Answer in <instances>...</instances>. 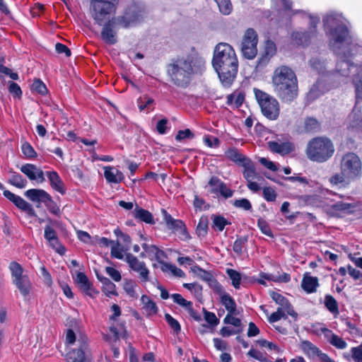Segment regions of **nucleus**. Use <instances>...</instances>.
Returning <instances> with one entry per match:
<instances>
[{"mask_svg":"<svg viewBox=\"0 0 362 362\" xmlns=\"http://www.w3.org/2000/svg\"><path fill=\"white\" fill-rule=\"evenodd\" d=\"M101 31L102 39L107 44L114 45L117 42V31L118 28L115 24V20L111 18L103 24Z\"/></svg>","mask_w":362,"mask_h":362,"instance_id":"nucleus-16","label":"nucleus"},{"mask_svg":"<svg viewBox=\"0 0 362 362\" xmlns=\"http://www.w3.org/2000/svg\"><path fill=\"white\" fill-rule=\"evenodd\" d=\"M361 166L359 157L354 153L345 154L341 160V171L349 180H354L361 175Z\"/></svg>","mask_w":362,"mask_h":362,"instance_id":"nucleus-8","label":"nucleus"},{"mask_svg":"<svg viewBox=\"0 0 362 362\" xmlns=\"http://www.w3.org/2000/svg\"><path fill=\"white\" fill-rule=\"evenodd\" d=\"M76 281L83 291L88 292L90 289V284L88 277L84 273L78 272L76 274Z\"/></svg>","mask_w":362,"mask_h":362,"instance_id":"nucleus-43","label":"nucleus"},{"mask_svg":"<svg viewBox=\"0 0 362 362\" xmlns=\"http://www.w3.org/2000/svg\"><path fill=\"white\" fill-rule=\"evenodd\" d=\"M45 238L48 241L49 245L55 250V251L61 255H63L65 252V247L61 244L57 235L56 231L49 226H46L45 228Z\"/></svg>","mask_w":362,"mask_h":362,"instance_id":"nucleus-18","label":"nucleus"},{"mask_svg":"<svg viewBox=\"0 0 362 362\" xmlns=\"http://www.w3.org/2000/svg\"><path fill=\"white\" fill-rule=\"evenodd\" d=\"M212 65L221 83L226 86H230L238 68V61L232 46L226 42L218 43L214 49Z\"/></svg>","mask_w":362,"mask_h":362,"instance_id":"nucleus-3","label":"nucleus"},{"mask_svg":"<svg viewBox=\"0 0 362 362\" xmlns=\"http://www.w3.org/2000/svg\"><path fill=\"white\" fill-rule=\"evenodd\" d=\"M233 206L236 208L243 209L245 211H249L252 209V205L250 202L245 198H243L240 199H235L233 202Z\"/></svg>","mask_w":362,"mask_h":362,"instance_id":"nucleus-61","label":"nucleus"},{"mask_svg":"<svg viewBox=\"0 0 362 362\" xmlns=\"http://www.w3.org/2000/svg\"><path fill=\"white\" fill-rule=\"evenodd\" d=\"M310 64L311 67L314 70H316L319 74H324V70L325 69L324 62H322L317 58H313L310 59Z\"/></svg>","mask_w":362,"mask_h":362,"instance_id":"nucleus-59","label":"nucleus"},{"mask_svg":"<svg viewBox=\"0 0 362 362\" xmlns=\"http://www.w3.org/2000/svg\"><path fill=\"white\" fill-rule=\"evenodd\" d=\"M218 7L219 11L223 15H229L233 6L230 0H214Z\"/></svg>","mask_w":362,"mask_h":362,"instance_id":"nucleus-45","label":"nucleus"},{"mask_svg":"<svg viewBox=\"0 0 362 362\" xmlns=\"http://www.w3.org/2000/svg\"><path fill=\"white\" fill-rule=\"evenodd\" d=\"M163 218L167 227L172 230H181L184 234H187V229L185 223L179 219L173 218L171 215L167 213L165 210H163Z\"/></svg>","mask_w":362,"mask_h":362,"instance_id":"nucleus-23","label":"nucleus"},{"mask_svg":"<svg viewBox=\"0 0 362 362\" xmlns=\"http://www.w3.org/2000/svg\"><path fill=\"white\" fill-rule=\"evenodd\" d=\"M136 284L132 280L126 281L124 284L123 288L127 294L134 298H136L138 295L136 291Z\"/></svg>","mask_w":362,"mask_h":362,"instance_id":"nucleus-50","label":"nucleus"},{"mask_svg":"<svg viewBox=\"0 0 362 362\" xmlns=\"http://www.w3.org/2000/svg\"><path fill=\"white\" fill-rule=\"evenodd\" d=\"M351 357L354 362H362V343L351 349Z\"/></svg>","mask_w":362,"mask_h":362,"instance_id":"nucleus-63","label":"nucleus"},{"mask_svg":"<svg viewBox=\"0 0 362 362\" xmlns=\"http://www.w3.org/2000/svg\"><path fill=\"white\" fill-rule=\"evenodd\" d=\"M207 229L208 218L203 216L199 219V223L196 228V233L199 237H204L207 233Z\"/></svg>","mask_w":362,"mask_h":362,"instance_id":"nucleus-49","label":"nucleus"},{"mask_svg":"<svg viewBox=\"0 0 362 362\" xmlns=\"http://www.w3.org/2000/svg\"><path fill=\"white\" fill-rule=\"evenodd\" d=\"M9 269L11 274L12 283L19 290L24 299L27 300L33 288V284L28 276L23 274V268L16 262L10 263Z\"/></svg>","mask_w":362,"mask_h":362,"instance_id":"nucleus-7","label":"nucleus"},{"mask_svg":"<svg viewBox=\"0 0 362 362\" xmlns=\"http://www.w3.org/2000/svg\"><path fill=\"white\" fill-rule=\"evenodd\" d=\"M285 313L286 311L284 310V308H278L276 311L273 313L268 318V320L270 323L276 322L280 320L283 317H286Z\"/></svg>","mask_w":362,"mask_h":362,"instance_id":"nucleus-57","label":"nucleus"},{"mask_svg":"<svg viewBox=\"0 0 362 362\" xmlns=\"http://www.w3.org/2000/svg\"><path fill=\"white\" fill-rule=\"evenodd\" d=\"M20 170L30 180H36L39 183H42L45 180L43 171L34 164H24L20 168Z\"/></svg>","mask_w":362,"mask_h":362,"instance_id":"nucleus-17","label":"nucleus"},{"mask_svg":"<svg viewBox=\"0 0 362 362\" xmlns=\"http://www.w3.org/2000/svg\"><path fill=\"white\" fill-rule=\"evenodd\" d=\"M171 298L175 303L187 309L193 315L194 311L191 301L187 300L179 293L172 294Z\"/></svg>","mask_w":362,"mask_h":362,"instance_id":"nucleus-39","label":"nucleus"},{"mask_svg":"<svg viewBox=\"0 0 362 362\" xmlns=\"http://www.w3.org/2000/svg\"><path fill=\"white\" fill-rule=\"evenodd\" d=\"M4 196L11 202L18 209L25 212L30 216H37L33 206L21 197L15 194L9 190H4Z\"/></svg>","mask_w":362,"mask_h":362,"instance_id":"nucleus-15","label":"nucleus"},{"mask_svg":"<svg viewBox=\"0 0 362 362\" xmlns=\"http://www.w3.org/2000/svg\"><path fill=\"white\" fill-rule=\"evenodd\" d=\"M277 96L284 103H291L298 96V81L274 86Z\"/></svg>","mask_w":362,"mask_h":362,"instance_id":"nucleus-11","label":"nucleus"},{"mask_svg":"<svg viewBox=\"0 0 362 362\" xmlns=\"http://www.w3.org/2000/svg\"><path fill=\"white\" fill-rule=\"evenodd\" d=\"M348 128L353 131L362 129V111L357 104L348 117Z\"/></svg>","mask_w":362,"mask_h":362,"instance_id":"nucleus-20","label":"nucleus"},{"mask_svg":"<svg viewBox=\"0 0 362 362\" xmlns=\"http://www.w3.org/2000/svg\"><path fill=\"white\" fill-rule=\"evenodd\" d=\"M270 296L278 305H279V308H284V310L286 311L288 315L293 317L297 316V313L293 310L291 303L281 294L272 291Z\"/></svg>","mask_w":362,"mask_h":362,"instance_id":"nucleus-22","label":"nucleus"},{"mask_svg":"<svg viewBox=\"0 0 362 362\" xmlns=\"http://www.w3.org/2000/svg\"><path fill=\"white\" fill-rule=\"evenodd\" d=\"M47 177L50 182L51 187L56 191L59 192L60 194H65V188L64 185V182L59 176L58 173L56 171H51L46 173Z\"/></svg>","mask_w":362,"mask_h":362,"instance_id":"nucleus-25","label":"nucleus"},{"mask_svg":"<svg viewBox=\"0 0 362 362\" xmlns=\"http://www.w3.org/2000/svg\"><path fill=\"white\" fill-rule=\"evenodd\" d=\"M227 274L230 277L232 281V285L236 288H240V281H241V275L240 274L232 269H228L226 271Z\"/></svg>","mask_w":362,"mask_h":362,"instance_id":"nucleus-51","label":"nucleus"},{"mask_svg":"<svg viewBox=\"0 0 362 362\" xmlns=\"http://www.w3.org/2000/svg\"><path fill=\"white\" fill-rule=\"evenodd\" d=\"M205 64V60L198 54L191 53L174 60L168 65V72L175 86L185 88L192 76L201 71Z\"/></svg>","mask_w":362,"mask_h":362,"instance_id":"nucleus-2","label":"nucleus"},{"mask_svg":"<svg viewBox=\"0 0 362 362\" xmlns=\"http://www.w3.org/2000/svg\"><path fill=\"white\" fill-rule=\"evenodd\" d=\"M21 150L23 155L28 158H34L37 156V153L28 142L22 144Z\"/></svg>","mask_w":362,"mask_h":362,"instance_id":"nucleus-54","label":"nucleus"},{"mask_svg":"<svg viewBox=\"0 0 362 362\" xmlns=\"http://www.w3.org/2000/svg\"><path fill=\"white\" fill-rule=\"evenodd\" d=\"M240 165L244 168L243 176L247 181L252 180L256 177L257 173L255 167L250 158H247Z\"/></svg>","mask_w":362,"mask_h":362,"instance_id":"nucleus-31","label":"nucleus"},{"mask_svg":"<svg viewBox=\"0 0 362 362\" xmlns=\"http://www.w3.org/2000/svg\"><path fill=\"white\" fill-rule=\"evenodd\" d=\"M192 270L194 273L197 274L204 281H211L212 280H214V277L210 272L202 269L199 266H194V267L192 268Z\"/></svg>","mask_w":362,"mask_h":362,"instance_id":"nucleus-52","label":"nucleus"},{"mask_svg":"<svg viewBox=\"0 0 362 362\" xmlns=\"http://www.w3.org/2000/svg\"><path fill=\"white\" fill-rule=\"evenodd\" d=\"M112 18L113 20H115V24L117 25V27H122L124 28L133 25L136 21V16H134V15H130L127 13L122 16H118L117 18Z\"/></svg>","mask_w":362,"mask_h":362,"instance_id":"nucleus-30","label":"nucleus"},{"mask_svg":"<svg viewBox=\"0 0 362 362\" xmlns=\"http://www.w3.org/2000/svg\"><path fill=\"white\" fill-rule=\"evenodd\" d=\"M318 286V279L317 277L304 275L301 282V287L305 292L308 293H314L316 291Z\"/></svg>","mask_w":362,"mask_h":362,"instance_id":"nucleus-26","label":"nucleus"},{"mask_svg":"<svg viewBox=\"0 0 362 362\" xmlns=\"http://www.w3.org/2000/svg\"><path fill=\"white\" fill-rule=\"evenodd\" d=\"M78 342L80 343L78 348L73 349L67 354V362H84L90 354L86 338L81 337L78 339Z\"/></svg>","mask_w":362,"mask_h":362,"instance_id":"nucleus-13","label":"nucleus"},{"mask_svg":"<svg viewBox=\"0 0 362 362\" xmlns=\"http://www.w3.org/2000/svg\"><path fill=\"white\" fill-rule=\"evenodd\" d=\"M8 183L17 188L23 189L26 187L28 181L21 174L11 172Z\"/></svg>","mask_w":362,"mask_h":362,"instance_id":"nucleus-35","label":"nucleus"},{"mask_svg":"<svg viewBox=\"0 0 362 362\" xmlns=\"http://www.w3.org/2000/svg\"><path fill=\"white\" fill-rule=\"evenodd\" d=\"M274 4L279 11H289L292 6V2L290 0H274Z\"/></svg>","mask_w":362,"mask_h":362,"instance_id":"nucleus-55","label":"nucleus"},{"mask_svg":"<svg viewBox=\"0 0 362 362\" xmlns=\"http://www.w3.org/2000/svg\"><path fill=\"white\" fill-rule=\"evenodd\" d=\"M328 212L332 216L342 217L346 214H353L358 205L354 203H349L344 201H337L330 205H328Z\"/></svg>","mask_w":362,"mask_h":362,"instance_id":"nucleus-12","label":"nucleus"},{"mask_svg":"<svg viewBox=\"0 0 362 362\" xmlns=\"http://www.w3.org/2000/svg\"><path fill=\"white\" fill-rule=\"evenodd\" d=\"M297 78L294 71L287 66L277 67L272 76L273 86L285 85L296 82Z\"/></svg>","mask_w":362,"mask_h":362,"instance_id":"nucleus-10","label":"nucleus"},{"mask_svg":"<svg viewBox=\"0 0 362 362\" xmlns=\"http://www.w3.org/2000/svg\"><path fill=\"white\" fill-rule=\"evenodd\" d=\"M276 191L270 187L263 188V197L267 202H274L276 199Z\"/></svg>","mask_w":362,"mask_h":362,"instance_id":"nucleus-62","label":"nucleus"},{"mask_svg":"<svg viewBox=\"0 0 362 362\" xmlns=\"http://www.w3.org/2000/svg\"><path fill=\"white\" fill-rule=\"evenodd\" d=\"M320 332L323 334L326 340L338 349H344L347 347V343L339 336L335 334L332 330L321 327Z\"/></svg>","mask_w":362,"mask_h":362,"instance_id":"nucleus-19","label":"nucleus"},{"mask_svg":"<svg viewBox=\"0 0 362 362\" xmlns=\"http://www.w3.org/2000/svg\"><path fill=\"white\" fill-rule=\"evenodd\" d=\"M104 170V176L110 183H119L124 179L123 173L114 167L107 166Z\"/></svg>","mask_w":362,"mask_h":362,"instance_id":"nucleus-24","label":"nucleus"},{"mask_svg":"<svg viewBox=\"0 0 362 362\" xmlns=\"http://www.w3.org/2000/svg\"><path fill=\"white\" fill-rule=\"evenodd\" d=\"M247 242V237L238 238L234 242L233 247V251L236 254L241 255L245 249V245H246Z\"/></svg>","mask_w":362,"mask_h":362,"instance_id":"nucleus-47","label":"nucleus"},{"mask_svg":"<svg viewBox=\"0 0 362 362\" xmlns=\"http://www.w3.org/2000/svg\"><path fill=\"white\" fill-rule=\"evenodd\" d=\"M134 218L146 223H153L152 214L147 210L140 207H136L133 211Z\"/></svg>","mask_w":362,"mask_h":362,"instance_id":"nucleus-33","label":"nucleus"},{"mask_svg":"<svg viewBox=\"0 0 362 362\" xmlns=\"http://www.w3.org/2000/svg\"><path fill=\"white\" fill-rule=\"evenodd\" d=\"M153 103L154 100L147 95H144L137 99V105L141 111L153 110Z\"/></svg>","mask_w":362,"mask_h":362,"instance_id":"nucleus-40","label":"nucleus"},{"mask_svg":"<svg viewBox=\"0 0 362 362\" xmlns=\"http://www.w3.org/2000/svg\"><path fill=\"white\" fill-rule=\"evenodd\" d=\"M141 301L143 304V309L148 315H153L157 313V305L148 296L143 295L141 298Z\"/></svg>","mask_w":362,"mask_h":362,"instance_id":"nucleus-32","label":"nucleus"},{"mask_svg":"<svg viewBox=\"0 0 362 362\" xmlns=\"http://www.w3.org/2000/svg\"><path fill=\"white\" fill-rule=\"evenodd\" d=\"M257 40L256 32L252 28L247 29L241 43V51L245 58L252 59L255 57L257 53Z\"/></svg>","mask_w":362,"mask_h":362,"instance_id":"nucleus-9","label":"nucleus"},{"mask_svg":"<svg viewBox=\"0 0 362 362\" xmlns=\"http://www.w3.org/2000/svg\"><path fill=\"white\" fill-rule=\"evenodd\" d=\"M300 346L301 350L310 358L317 357L320 351L317 346L307 340L303 341Z\"/></svg>","mask_w":362,"mask_h":362,"instance_id":"nucleus-29","label":"nucleus"},{"mask_svg":"<svg viewBox=\"0 0 362 362\" xmlns=\"http://www.w3.org/2000/svg\"><path fill=\"white\" fill-rule=\"evenodd\" d=\"M334 152V147L331 140L317 137L310 141L306 148L308 158L313 161L323 163L330 158Z\"/></svg>","mask_w":362,"mask_h":362,"instance_id":"nucleus-4","label":"nucleus"},{"mask_svg":"<svg viewBox=\"0 0 362 362\" xmlns=\"http://www.w3.org/2000/svg\"><path fill=\"white\" fill-rule=\"evenodd\" d=\"M125 260L128 263L130 268L134 271L138 270V269L140 267L146 265L144 262L139 261L137 257L130 253L126 255Z\"/></svg>","mask_w":362,"mask_h":362,"instance_id":"nucleus-44","label":"nucleus"},{"mask_svg":"<svg viewBox=\"0 0 362 362\" xmlns=\"http://www.w3.org/2000/svg\"><path fill=\"white\" fill-rule=\"evenodd\" d=\"M320 124L315 118H308L305 121V128L308 132L316 131L319 129Z\"/></svg>","mask_w":362,"mask_h":362,"instance_id":"nucleus-60","label":"nucleus"},{"mask_svg":"<svg viewBox=\"0 0 362 362\" xmlns=\"http://www.w3.org/2000/svg\"><path fill=\"white\" fill-rule=\"evenodd\" d=\"M341 18L340 14L334 13H328L323 18L325 28L336 25L329 32V47L339 58L335 71L343 77L351 75L356 95L362 98V64L356 66L350 61L351 57L362 52V47L352 40L348 28L341 23Z\"/></svg>","mask_w":362,"mask_h":362,"instance_id":"nucleus-1","label":"nucleus"},{"mask_svg":"<svg viewBox=\"0 0 362 362\" xmlns=\"http://www.w3.org/2000/svg\"><path fill=\"white\" fill-rule=\"evenodd\" d=\"M310 33L308 32H295L292 34L293 40L300 45L305 46L309 43L310 39L313 36Z\"/></svg>","mask_w":362,"mask_h":362,"instance_id":"nucleus-37","label":"nucleus"},{"mask_svg":"<svg viewBox=\"0 0 362 362\" xmlns=\"http://www.w3.org/2000/svg\"><path fill=\"white\" fill-rule=\"evenodd\" d=\"M98 279L103 284V291L105 293L107 296H111L112 295H117L116 292V286L114 283H112L108 278L100 276L97 274Z\"/></svg>","mask_w":362,"mask_h":362,"instance_id":"nucleus-28","label":"nucleus"},{"mask_svg":"<svg viewBox=\"0 0 362 362\" xmlns=\"http://www.w3.org/2000/svg\"><path fill=\"white\" fill-rule=\"evenodd\" d=\"M325 306L334 315H339L338 303L332 296L327 294L325 296Z\"/></svg>","mask_w":362,"mask_h":362,"instance_id":"nucleus-38","label":"nucleus"},{"mask_svg":"<svg viewBox=\"0 0 362 362\" xmlns=\"http://www.w3.org/2000/svg\"><path fill=\"white\" fill-rule=\"evenodd\" d=\"M225 183L222 182L218 177L213 176L209 181V185L210 187V192L218 196L219 190L221 189V185Z\"/></svg>","mask_w":362,"mask_h":362,"instance_id":"nucleus-46","label":"nucleus"},{"mask_svg":"<svg viewBox=\"0 0 362 362\" xmlns=\"http://www.w3.org/2000/svg\"><path fill=\"white\" fill-rule=\"evenodd\" d=\"M276 45L274 44V42L271 40H267L265 42L264 57L269 59L276 54Z\"/></svg>","mask_w":362,"mask_h":362,"instance_id":"nucleus-56","label":"nucleus"},{"mask_svg":"<svg viewBox=\"0 0 362 362\" xmlns=\"http://www.w3.org/2000/svg\"><path fill=\"white\" fill-rule=\"evenodd\" d=\"M125 247L121 246L119 241L115 242L111 246V256L118 259L124 258L123 252L125 251Z\"/></svg>","mask_w":362,"mask_h":362,"instance_id":"nucleus-48","label":"nucleus"},{"mask_svg":"<svg viewBox=\"0 0 362 362\" xmlns=\"http://www.w3.org/2000/svg\"><path fill=\"white\" fill-rule=\"evenodd\" d=\"M8 91L14 98H20L22 95L21 87L13 81L8 83Z\"/></svg>","mask_w":362,"mask_h":362,"instance_id":"nucleus-64","label":"nucleus"},{"mask_svg":"<svg viewBox=\"0 0 362 362\" xmlns=\"http://www.w3.org/2000/svg\"><path fill=\"white\" fill-rule=\"evenodd\" d=\"M253 91L262 115L270 120L276 119L280 112L277 100L258 88H255Z\"/></svg>","mask_w":362,"mask_h":362,"instance_id":"nucleus-6","label":"nucleus"},{"mask_svg":"<svg viewBox=\"0 0 362 362\" xmlns=\"http://www.w3.org/2000/svg\"><path fill=\"white\" fill-rule=\"evenodd\" d=\"M213 219V228L215 230L218 231L223 230L224 228L227 225H230V222H229L227 219H226L223 216L219 215H214L212 216Z\"/></svg>","mask_w":362,"mask_h":362,"instance_id":"nucleus-42","label":"nucleus"},{"mask_svg":"<svg viewBox=\"0 0 362 362\" xmlns=\"http://www.w3.org/2000/svg\"><path fill=\"white\" fill-rule=\"evenodd\" d=\"M255 343L261 347H266L271 351H274L275 353H279L280 349L274 343L268 341L266 339H259Z\"/></svg>","mask_w":362,"mask_h":362,"instance_id":"nucleus-58","label":"nucleus"},{"mask_svg":"<svg viewBox=\"0 0 362 362\" xmlns=\"http://www.w3.org/2000/svg\"><path fill=\"white\" fill-rule=\"evenodd\" d=\"M245 99V94L240 91H235L227 96V104L238 108L242 105Z\"/></svg>","mask_w":362,"mask_h":362,"instance_id":"nucleus-34","label":"nucleus"},{"mask_svg":"<svg viewBox=\"0 0 362 362\" xmlns=\"http://www.w3.org/2000/svg\"><path fill=\"white\" fill-rule=\"evenodd\" d=\"M117 0H91L90 13L95 22L102 25L116 11Z\"/></svg>","mask_w":362,"mask_h":362,"instance_id":"nucleus-5","label":"nucleus"},{"mask_svg":"<svg viewBox=\"0 0 362 362\" xmlns=\"http://www.w3.org/2000/svg\"><path fill=\"white\" fill-rule=\"evenodd\" d=\"M221 303L225 307L228 313L235 314L236 303L228 293H223L221 296Z\"/></svg>","mask_w":362,"mask_h":362,"instance_id":"nucleus-36","label":"nucleus"},{"mask_svg":"<svg viewBox=\"0 0 362 362\" xmlns=\"http://www.w3.org/2000/svg\"><path fill=\"white\" fill-rule=\"evenodd\" d=\"M226 157L236 164H243L248 158L242 154L236 148H229L225 152Z\"/></svg>","mask_w":362,"mask_h":362,"instance_id":"nucleus-27","label":"nucleus"},{"mask_svg":"<svg viewBox=\"0 0 362 362\" xmlns=\"http://www.w3.org/2000/svg\"><path fill=\"white\" fill-rule=\"evenodd\" d=\"M31 90L42 95H44L47 92V88L45 84L40 79H35L31 85Z\"/></svg>","mask_w":362,"mask_h":362,"instance_id":"nucleus-53","label":"nucleus"},{"mask_svg":"<svg viewBox=\"0 0 362 362\" xmlns=\"http://www.w3.org/2000/svg\"><path fill=\"white\" fill-rule=\"evenodd\" d=\"M24 195L32 202L37 204V207H40L41 204L49 206L54 202L51 196L42 189H30L24 192Z\"/></svg>","mask_w":362,"mask_h":362,"instance_id":"nucleus-14","label":"nucleus"},{"mask_svg":"<svg viewBox=\"0 0 362 362\" xmlns=\"http://www.w3.org/2000/svg\"><path fill=\"white\" fill-rule=\"evenodd\" d=\"M267 144L272 152L279 153L281 156L287 155L295 149L293 144L289 141L279 142L272 141H269Z\"/></svg>","mask_w":362,"mask_h":362,"instance_id":"nucleus-21","label":"nucleus"},{"mask_svg":"<svg viewBox=\"0 0 362 362\" xmlns=\"http://www.w3.org/2000/svg\"><path fill=\"white\" fill-rule=\"evenodd\" d=\"M160 264L161 269L164 272H170L173 275L177 277H184L185 276V272L174 264L164 262H161Z\"/></svg>","mask_w":362,"mask_h":362,"instance_id":"nucleus-41","label":"nucleus"}]
</instances>
